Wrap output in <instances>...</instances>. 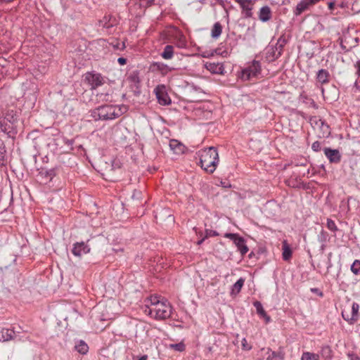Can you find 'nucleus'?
Masks as SVG:
<instances>
[{
  "label": "nucleus",
  "mask_w": 360,
  "mask_h": 360,
  "mask_svg": "<svg viewBox=\"0 0 360 360\" xmlns=\"http://www.w3.org/2000/svg\"><path fill=\"white\" fill-rule=\"evenodd\" d=\"M75 349L81 354H86L89 351V347L84 340H79L75 344Z\"/></svg>",
  "instance_id": "18"
},
{
  "label": "nucleus",
  "mask_w": 360,
  "mask_h": 360,
  "mask_svg": "<svg viewBox=\"0 0 360 360\" xmlns=\"http://www.w3.org/2000/svg\"><path fill=\"white\" fill-rule=\"evenodd\" d=\"M345 42H346V39H345L344 40H343V39H342V41H341V44H340L341 48H342V50H345V51H349V49H351V47L347 48V47L346 46V45H345Z\"/></svg>",
  "instance_id": "41"
},
{
  "label": "nucleus",
  "mask_w": 360,
  "mask_h": 360,
  "mask_svg": "<svg viewBox=\"0 0 360 360\" xmlns=\"http://www.w3.org/2000/svg\"><path fill=\"white\" fill-rule=\"evenodd\" d=\"M205 66L212 74L224 75V67L222 63L207 62Z\"/></svg>",
  "instance_id": "12"
},
{
  "label": "nucleus",
  "mask_w": 360,
  "mask_h": 360,
  "mask_svg": "<svg viewBox=\"0 0 360 360\" xmlns=\"http://www.w3.org/2000/svg\"><path fill=\"white\" fill-rule=\"evenodd\" d=\"M169 348L174 349L178 352H182L185 349V345L183 342H179L177 344H171L169 345Z\"/></svg>",
  "instance_id": "31"
},
{
  "label": "nucleus",
  "mask_w": 360,
  "mask_h": 360,
  "mask_svg": "<svg viewBox=\"0 0 360 360\" xmlns=\"http://www.w3.org/2000/svg\"><path fill=\"white\" fill-rule=\"evenodd\" d=\"M134 360H147L148 356L147 355H143L141 357H136L135 359V357H134Z\"/></svg>",
  "instance_id": "44"
},
{
  "label": "nucleus",
  "mask_w": 360,
  "mask_h": 360,
  "mask_svg": "<svg viewBox=\"0 0 360 360\" xmlns=\"http://www.w3.org/2000/svg\"><path fill=\"white\" fill-rule=\"evenodd\" d=\"M136 193V191H135V192L134 193L133 196H132L133 198H134V197H136V195H135ZM137 193H138V194H141V193H140V192H137Z\"/></svg>",
  "instance_id": "54"
},
{
  "label": "nucleus",
  "mask_w": 360,
  "mask_h": 360,
  "mask_svg": "<svg viewBox=\"0 0 360 360\" xmlns=\"http://www.w3.org/2000/svg\"><path fill=\"white\" fill-rule=\"evenodd\" d=\"M311 148L314 151L318 152L321 150V143L319 141H315L311 145Z\"/></svg>",
  "instance_id": "36"
},
{
  "label": "nucleus",
  "mask_w": 360,
  "mask_h": 360,
  "mask_svg": "<svg viewBox=\"0 0 360 360\" xmlns=\"http://www.w3.org/2000/svg\"><path fill=\"white\" fill-rule=\"evenodd\" d=\"M127 79H128L129 82L131 84V85H134V86L138 87V85L140 83L139 72L138 71L131 72L129 74V75L128 76Z\"/></svg>",
  "instance_id": "22"
},
{
  "label": "nucleus",
  "mask_w": 360,
  "mask_h": 360,
  "mask_svg": "<svg viewBox=\"0 0 360 360\" xmlns=\"http://www.w3.org/2000/svg\"><path fill=\"white\" fill-rule=\"evenodd\" d=\"M196 155L199 157L202 169L210 174L215 171L219 162V155L214 147L202 149Z\"/></svg>",
  "instance_id": "1"
},
{
  "label": "nucleus",
  "mask_w": 360,
  "mask_h": 360,
  "mask_svg": "<svg viewBox=\"0 0 360 360\" xmlns=\"http://www.w3.org/2000/svg\"><path fill=\"white\" fill-rule=\"evenodd\" d=\"M324 154L331 163H338L341 160V155L338 150L329 148H324Z\"/></svg>",
  "instance_id": "11"
},
{
  "label": "nucleus",
  "mask_w": 360,
  "mask_h": 360,
  "mask_svg": "<svg viewBox=\"0 0 360 360\" xmlns=\"http://www.w3.org/2000/svg\"><path fill=\"white\" fill-rule=\"evenodd\" d=\"M3 114L4 115V118H0V127L1 130L4 132L7 131L11 127L5 124V120L8 122L10 124H13L15 123L18 118V115L16 110L13 109L8 108L6 109Z\"/></svg>",
  "instance_id": "5"
},
{
  "label": "nucleus",
  "mask_w": 360,
  "mask_h": 360,
  "mask_svg": "<svg viewBox=\"0 0 360 360\" xmlns=\"http://www.w3.org/2000/svg\"><path fill=\"white\" fill-rule=\"evenodd\" d=\"M242 349L246 351H249L252 349V346L248 345L245 338H243L242 340Z\"/></svg>",
  "instance_id": "34"
},
{
  "label": "nucleus",
  "mask_w": 360,
  "mask_h": 360,
  "mask_svg": "<svg viewBox=\"0 0 360 360\" xmlns=\"http://www.w3.org/2000/svg\"><path fill=\"white\" fill-rule=\"evenodd\" d=\"M321 355L326 360H330L333 357V351L330 346L324 345L321 347Z\"/></svg>",
  "instance_id": "23"
},
{
  "label": "nucleus",
  "mask_w": 360,
  "mask_h": 360,
  "mask_svg": "<svg viewBox=\"0 0 360 360\" xmlns=\"http://www.w3.org/2000/svg\"><path fill=\"white\" fill-rule=\"evenodd\" d=\"M260 72L261 64L259 61L254 60L242 70L240 78L244 81H248L253 77H257Z\"/></svg>",
  "instance_id": "4"
},
{
  "label": "nucleus",
  "mask_w": 360,
  "mask_h": 360,
  "mask_svg": "<svg viewBox=\"0 0 360 360\" xmlns=\"http://www.w3.org/2000/svg\"><path fill=\"white\" fill-rule=\"evenodd\" d=\"M169 146L176 153H181L184 152V146L176 140H171Z\"/></svg>",
  "instance_id": "20"
},
{
  "label": "nucleus",
  "mask_w": 360,
  "mask_h": 360,
  "mask_svg": "<svg viewBox=\"0 0 360 360\" xmlns=\"http://www.w3.org/2000/svg\"><path fill=\"white\" fill-rule=\"evenodd\" d=\"M224 237L233 240L242 256L245 255L248 252L249 249L245 244V239L238 234L226 233Z\"/></svg>",
  "instance_id": "6"
},
{
  "label": "nucleus",
  "mask_w": 360,
  "mask_h": 360,
  "mask_svg": "<svg viewBox=\"0 0 360 360\" xmlns=\"http://www.w3.org/2000/svg\"><path fill=\"white\" fill-rule=\"evenodd\" d=\"M347 356L349 360H360V357L354 353H348Z\"/></svg>",
  "instance_id": "38"
},
{
  "label": "nucleus",
  "mask_w": 360,
  "mask_h": 360,
  "mask_svg": "<svg viewBox=\"0 0 360 360\" xmlns=\"http://www.w3.org/2000/svg\"><path fill=\"white\" fill-rule=\"evenodd\" d=\"M150 70L152 72H160L162 75H165L168 72H172L174 68L161 62H153L150 66Z\"/></svg>",
  "instance_id": "10"
},
{
  "label": "nucleus",
  "mask_w": 360,
  "mask_h": 360,
  "mask_svg": "<svg viewBox=\"0 0 360 360\" xmlns=\"http://www.w3.org/2000/svg\"><path fill=\"white\" fill-rule=\"evenodd\" d=\"M354 87H356V89H359V85H358V83H357L356 81L354 83Z\"/></svg>",
  "instance_id": "53"
},
{
  "label": "nucleus",
  "mask_w": 360,
  "mask_h": 360,
  "mask_svg": "<svg viewBox=\"0 0 360 360\" xmlns=\"http://www.w3.org/2000/svg\"><path fill=\"white\" fill-rule=\"evenodd\" d=\"M359 304H356V303H353L352 304V318L351 319L352 320H356V317H357V315H358V311H359Z\"/></svg>",
  "instance_id": "32"
},
{
  "label": "nucleus",
  "mask_w": 360,
  "mask_h": 360,
  "mask_svg": "<svg viewBox=\"0 0 360 360\" xmlns=\"http://www.w3.org/2000/svg\"><path fill=\"white\" fill-rule=\"evenodd\" d=\"M320 122H321V127L323 128V130L324 131L323 133L329 134L330 131H329V127H328V125L324 124L323 122L321 120H320Z\"/></svg>",
  "instance_id": "40"
},
{
  "label": "nucleus",
  "mask_w": 360,
  "mask_h": 360,
  "mask_svg": "<svg viewBox=\"0 0 360 360\" xmlns=\"http://www.w3.org/2000/svg\"><path fill=\"white\" fill-rule=\"evenodd\" d=\"M136 193V191H135V192L134 193L133 196H132L133 198H134V197H136V195H135ZM137 193H138V194H141V193H140V192H137Z\"/></svg>",
  "instance_id": "55"
},
{
  "label": "nucleus",
  "mask_w": 360,
  "mask_h": 360,
  "mask_svg": "<svg viewBox=\"0 0 360 360\" xmlns=\"http://www.w3.org/2000/svg\"><path fill=\"white\" fill-rule=\"evenodd\" d=\"M311 291L312 292H314V293H316L318 295H319L320 297H323V292L319 289V288H311Z\"/></svg>",
  "instance_id": "42"
},
{
  "label": "nucleus",
  "mask_w": 360,
  "mask_h": 360,
  "mask_svg": "<svg viewBox=\"0 0 360 360\" xmlns=\"http://www.w3.org/2000/svg\"><path fill=\"white\" fill-rule=\"evenodd\" d=\"M236 2H237L238 4H239V5L240 6L241 4H243V3L245 1V2H251L252 0H234Z\"/></svg>",
  "instance_id": "45"
},
{
  "label": "nucleus",
  "mask_w": 360,
  "mask_h": 360,
  "mask_svg": "<svg viewBox=\"0 0 360 360\" xmlns=\"http://www.w3.org/2000/svg\"><path fill=\"white\" fill-rule=\"evenodd\" d=\"M219 233L216 231L206 229L205 231V238L217 236Z\"/></svg>",
  "instance_id": "35"
},
{
  "label": "nucleus",
  "mask_w": 360,
  "mask_h": 360,
  "mask_svg": "<svg viewBox=\"0 0 360 360\" xmlns=\"http://www.w3.org/2000/svg\"><path fill=\"white\" fill-rule=\"evenodd\" d=\"M282 250H283L282 256H283V260L284 261L290 260V258L292 257V252L286 240H284L283 242Z\"/></svg>",
  "instance_id": "17"
},
{
  "label": "nucleus",
  "mask_w": 360,
  "mask_h": 360,
  "mask_svg": "<svg viewBox=\"0 0 360 360\" xmlns=\"http://www.w3.org/2000/svg\"><path fill=\"white\" fill-rule=\"evenodd\" d=\"M265 360H284V354L282 352H274L267 348L265 352Z\"/></svg>",
  "instance_id": "14"
},
{
  "label": "nucleus",
  "mask_w": 360,
  "mask_h": 360,
  "mask_svg": "<svg viewBox=\"0 0 360 360\" xmlns=\"http://www.w3.org/2000/svg\"><path fill=\"white\" fill-rule=\"evenodd\" d=\"M224 187H227V186L226 185V183H224Z\"/></svg>",
  "instance_id": "59"
},
{
  "label": "nucleus",
  "mask_w": 360,
  "mask_h": 360,
  "mask_svg": "<svg viewBox=\"0 0 360 360\" xmlns=\"http://www.w3.org/2000/svg\"><path fill=\"white\" fill-rule=\"evenodd\" d=\"M89 240L86 242H77L73 245L72 252L75 256L82 257L84 255L89 253L91 250Z\"/></svg>",
  "instance_id": "8"
},
{
  "label": "nucleus",
  "mask_w": 360,
  "mask_h": 360,
  "mask_svg": "<svg viewBox=\"0 0 360 360\" xmlns=\"http://www.w3.org/2000/svg\"><path fill=\"white\" fill-rule=\"evenodd\" d=\"M342 316H343V318H344L345 320L347 319V318H345V316L344 312H342Z\"/></svg>",
  "instance_id": "56"
},
{
  "label": "nucleus",
  "mask_w": 360,
  "mask_h": 360,
  "mask_svg": "<svg viewBox=\"0 0 360 360\" xmlns=\"http://www.w3.org/2000/svg\"><path fill=\"white\" fill-rule=\"evenodd\" d=\"M117 62L120 65H125L127 63V59L122 57H120L117 59Z\"/></svg>",
  "instance_id": "43"
},
{
  "label": "nucleus",
  "mask_w": 360,
  "mask_h": 360,
  "mask_svg": "<svg viewBox=\"0 0 360 360\" xmlns=\"http://www.w3.org/2000/svg\"><path fill=\"white\" fill-rule=\"evenodd\" d=\"M121 115L120 109L112 105H104L90 111V116L95 120H111Z\"/></svg>",
  "instance_id": "3"
},
{
  "label": "nucleus",
  "mask_w": 360,
  "mask_h": 360,
  "mask_svg": "<svg viewBox=\"0 0 360 360\" xmlns=\"http://www.w3.org/2000/svg\"><path fill=\"white\" fill-rule=\"evenodd\" d=\"M160 56L165 60L172 59L174 56V46L172 45L165 46Z\"/></svg>",
  "instance_id": "19"
},
{
  "label": "nucleus",
  "mask_w": 360,
  "mask_h": 360,
  "mask_svg": "<svg viewBox=\"0 0 360 360\" xmlns=\"http://www.w3.org/2000/svg\"><path fill=\"white\" fill-rule=\"evenodd\" d=\"M142 7H149L153 5L155 0H138Z\"/></svg>",
  "instance_id": "33"
},
{
  "label": "nucleus",
  "mask_w": 360,
  "mask_h": 360,
  "mask_svg": "<svg viewBox=\"0 0 360 360\" xmlns=\"http://www.w3.org/2000/svg\"><path fill=\"white\" fill-rule=\"evenodd\" d=\"M334 7H335V3H333V2L328 3V8L330 10H333L334 8Z\"/></svg>",
  "instance_id": "48"
},
{
  "label": "nucleus",
  "mask_w": 360,
  "mask_h": 360,
  "mask_svg": "<svg viewBox=\"0 0 360 360\" xmlns=\"http://www.w3.org/2000/svg\"><path fill=\"white\" fill-rule=\"evenodd\" d=\"M66 143H68V145H72V141L67 140L66 141Z\"/></svg>",
  "instance_id": "52"
},
{
  "label": "nucleus",
  "mask_w": 360,
  "mask_h": 360,
  "mask_svg": "<svg viewBox=\"0 0 360 360\" xmlns=\"http://www.w3.org/2000/svg\"><path fill=\"white\" fill-rule=\"evenodd\" d=\"M330 74L328 70L321 69L319 70L316 75V79L321 84H326L329 82Z\"/></svg>",
  "instance_id": "16"
},
{
  "label": "nucleus",
  "mask_w": 360,
  "mask_h": 360,
  "mask_svg": "<svg viewBox=\"0 0 360 360\" xmlns=\"http://www.w3.org/2000/svg\"><path fill=\"white\" fill-rule=\"evenodd\" d=\"M328 269H329L330 267H331V266H332V264H331V262H330V259H328Z\"/></svg>",
  "instance_id": "51"
},
{
  "label": "nucleus",
  "mask_w": 360,
  "mask_h": 360,
  "mask_svg": "<svg viewBox=\"0 0 360 360\" xmlns=\"http://www.w3.org/2000/svg\"><path fill=\"white\" fill-rule=\"evenodd\" d=\"M2 62H6V60L4 58L0 57V65L4 66V65L2 63Z\"/></svg>",
  "instance_id": "49"
},
{
  "label": "nucleus",
  "mask_w": 360,
  "mask_h": 360,
  "mask_svg": "<svg viewBox=\"0 0 360 360\" xmlns=\"http://www.w3.org/2000/svg\"><path fill=\"white\" fill-rule=\"evenodd\" d=\"M245 283V279L243 278H240L232 286L231 288V295H237L241 290Z\"/></svg>",
  "instance_id": "21"
},
{
  "label": "nucleus",
  "mask_w": 360,
  "mask_h": 360,
  "mask_svg": "<svg viewBox=\"0 0 360 360\" xmlns=\"http://www.w3.org/2000/svg\"><path fill=\"white\" fill-rule=\"evenodd\" d=\"M224 187H227V186L226 185V183H224Z\"/></svg>",
  "instance_id": "58"
},
{
  "label": "nucleus",
  "mask_w": 360,
  "mask_h": 360,
  "mask_svg": "<svg viewBox=\"0 0 360 360\" xmlns=\"http://www.w3.org/2000/svg\"><path fill=\"white\" fill-rule=\"evenodd\" d=\"M85 80L91 86V89H96L103 84V77L99 73L87 72L85 75Z\"/></svg>",
  "instance_id": "9"
},
{
  "label": "nucleus",
  "mask_w": 360,
  "mask_h": 360,
  "mask_svg": "<svg viewBox=\"0 0 360 360\" xmlns=\"http://www.w3.org/2000/svg\"><path fill=\"white\" fill-rule=\"evenodd\" d=\"M113 47L115 49L117 50H123L125 47L124 43H120L119 41H117L115 44H113Z\"/></svg>",
  "instance_id": "37"
},
{
  "label": "nucleus",
  "mask_w": 360,
  "mask_h": 360,
  "mask_svg": "<svg viewBox=\"0 0 360 360\" xmlns=\"http://www.w3.org/2000/svg\"><path fill=\"white\" fill-rule=\"evenodd\" d=\"M5 155L3 153L0 152V164H3L4 161Z\"/></svg>",
  "instance_id": "47"
},
{
  "label": "nucleus",
  "mask_w": 360,
  "mask_h": 360,
  "mask_svg": "<svg viewBox=\"0 0 360 360\" xmlns=\"http://www.w3.org/2000/svg\"><path fill=\"white\" fill-rule=\"evenodd\" d=\"M271 16L272 12L269 6H264L260 8L258 18L262 22H265L269 21L271 18Z\"/></svg>",
  "instance_id": "13"
},
{
  "label": "nucleus",
  "mask_w": 360,
  "mask_h": 360,
  "mask_svg": "<svg viewBox=\"0 0 360 360\" xmlns=\"http://www.w3.org/2000/svg\"><path fill=\"white\" fill-rule=\"evenodd\" d=\"M205 237L203 238L202 239L200 240L198 242V245H201L202 243V242L204 241Z\"/></svg>",
  "instance_id": "50"
},
{
  "label": "nucleus",
  "mask_w": 360,
  "mask_h": 360,
  "mask_svg": "<svg viewBox=\"0 0 360 360\" xmlns=\"http://www.w3.org/2000/svg\"><path fill=\"white\" fill-rule=\"evenodd\" d=\"M285 43L286 41L285 39L279 38L274 48L276 49V51H277V54L275 56L274 58H278L281 56L283 49Z\"/></svg>",
  "instance_id": "25"
},
{
  "label": "nucleus",
  "mask_w": 360,
  "mask_h": 360,
  "mask_svg": "<svg viewBox=\"0 0 360 360\" xmlns=\"http://www.w3.org/2000/svg\"><path fill=\"white\" fill-rule=\"evenodd\" d=\"M253 305L256 308L257 313L258 314V315L261 318H263L265 320L266 323L270 322L271 318L264 309L262 303L259 301H255L254 302Z\"/></svg>",
  "instance_id": "15"
},
{
  "label": "nucleus",
  "mask_w": 360,
  "mask_h": 360,
  "mask_svg": "<svg viewBox=\"0 0 360 360\" xmlns=\"http://www.w3.org/2000/svg\"><path fill=\"white\" fill-rule=\"evenodd\" d=\"M154 93L160 105H167L171 103V99L168 96L166 86L165 85H158L154 89Z\"/></svg>",
  "instance_id": "7"
},
{
  "label": "nucleus",
  "mask_w": 360,
  "mask_h": 360,
  "mask_svg": "<svg viewBox=\"0 0 360 360\" xmlns=\"http://www.w3.org/2000/svg\"><path fill=\"white\" fill-rule=\"evenodd\" d=\"M301 360H319V355L309 352L302 353Z\"/></svg>",
  "instance_id": "28"
},
{
  "label": "nucleus",
  "mask_w": 360,
  "mask_h": 360,
  "mask_svg": "<svg viewBox=\"0 0 360 360\" xmlns=\"http://www.w3.org/2000/svg\"><path fill=\"white\" fill-rule=\"evenodd\" d=\"M152 307L149 308V314L156 319H166L170 317L172 307L167 300L160 301L158 297L150 299Z\"/></svg>",
  "instance_id": "2"
},
{
  "label": "nucleus",
  "mask_w": 360,
  "mask_h": 360,
  "mask_svg": "<svg viewBox=\"0 0 360 360\" xmlns=\"http://www.w3.org/2000/svg\"><path fill=\"white\" fill-rule=\"evenodd\" d=\"M15 332L11 329L4 328L1 330V338L3 341H8L14 337Z\"/></svg>",
  "instance_id": "27"
},
{
  "label": "nucleus",
  "mask_w": 360,
  "mask_h": 360,
  "mask_svg": "<svg viewBox=\"0 0 360 360\" xmlns=\"http://www.w3.org/2000/svg\"><path fill=\"white\" fill-rule=\"evenodd\" d=\"M351 271L355 274H360V260L356 259L351 266Z\"/></svg>",
  "instance_id": "29"
},
{
  "label": "nucleus",
  "mask_w": 360,
  "mask_h": 360,
  "mask_svg": "<svg viewBox=\"0 0 360 360\" xmlns=\"http://www.w3.org/2000/svg\"><path fill=\"white\" fill-rule=\"evenodd\" d=\"M355 41L357 42L358 41V38H355Z\"/></svg>",
  "instance_id": "57"
},
{
  "label": "nucleus",
  "mask_w": 360,
  "mask_h": 360,
  "mask_svg": "<svg viewBox=\"0 0 360 360\" xmlns=\"http://www.w3.org/2000/svg\"><path fill=\"white\" fill-rule=\"evenodd\" d=\"M354 68L356 69V75L360 79V60H357L354 64Z\"/></svg>",
  "instance_id": "39"
},
{
  "label": "nucleus",
  "mask_w": 360,
  "mask_h": 360,
  "mask_svg": "<svg viewBox=\"0 0 360 360\" xmlns=\"http://www.w3.org/2000/svg\"><path fill=\"white\" fill-rule=\"evenodd\" d=\"M252 1L251 2H245L244 1L243 3V4L240 5L241 8L245 13V17L246 18H251L252 15Z\"/></svg>",
  "instance_id": "26"
},
{
  "label": "nucleus",
  "mask_w": 360,
  "mask_h": 360,
  "mask_svg": "<svg viewBox=\"0 0 360 360\" xmlns=\"http://www.w3.org/2000/svg\"><path fill=\"white\" fill-rule=\"evenodd\" d=\"M222 32V26L220 22H217L214 24L211 32V36L214 39H217Z\"/></svg>",
  "instance_id": "24"
},
{
  "label": "nucleus",
  "mask_w": 360,
  "mask_h": 360,
  "mask_svg": "<svg viewBox=\"0 0 360 360\" xmlns=\"http://www.w3.org/2000/svg\"><path fill=\"white\" fill-rule=\"evenodd\" d=\"M326 226L330 231H331L333 232H335V231H338V229L335 221L330 219H327Z\"/></svg>",
  "instance_id": "30"
},
{
  "label": "nucleus",
  "mask_w": 360,
  "mask_h": 360,
  "mask_svg": "<svg viewBox=\"0 0 360 360\" xmlns=\"http://www.w3.org/2000/svg\"><path fill=\"white\" fill-rule=\"evenodd\" d=\"M272 52L271 54H272V60H274L276 58H274L275 56L277 54V51H276V49L274 50V48H271Z\"/></svg>",
  "instance_id": "46"
}]
</instances>
